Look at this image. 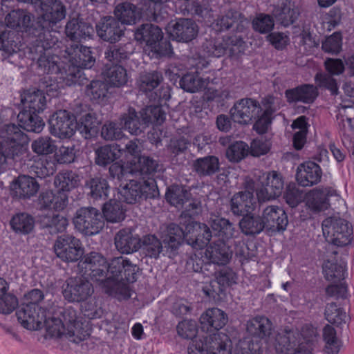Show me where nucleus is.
<instances>
[{
    "instance_id": "nucleus-9",
    "label": "nucleus",
    "mask_w": 354,
    "mask_h": 354,
    "mask_svg": "<svg viewBox=\"0 0 354 354\" xmlns=\"http://www.w3.org/2000/svg\"><path fill=\"white\" fill-rule=\"evenodd\" d=\"M73 223L75 228L86 236L98 234L104 225L101 212L92 207H81L77 209L73 218Z\"/></svg>"
},
{
    "instance_id": "nucleus-53",
    "label": "nucleus",
    "mask_w": 354,
    "mask_h": 354,
    "mask_svg": "<svg viewBox=\"0 0 354 354\" xmlns=\"http://www.w3.org/2000/svg\"><path fill=\"white\" fill-rule=\"evenodd\" d=\"M103 216L111 223H118L124 220L125 217L124 210L120 201L110 200L104 205Z\"/></svg>"
},
{
    "instance_id": "nucleus-1",
    "label": "nucleus",
    "mask_w": 354,
    "mask_h": 354,
    "mask_svg": "<svg viewBox=\"0 0 354 354\" xmlns=\"http://www.w3.org/2000/svg\"><path fill=\"white\" fill-rule=\"evenodd\" d=\"M317 337V329L305 324L301 332L289 331L279 333L275 338L274 347L264 353L258 342H249L242 348L243 354H312Z\"/></svg>"
},
{
    "instance_id": "nucleus-2",
    "label": "nucleus",
    "mask_w": 354,
    "mask_h": 354,
    "mask_svg": "<svg viewBox=\"0 0 354 354\" xmlns=\"http://www.w3.org/2000/svg\"><path fill=\"white\" fill-rule=\"evenodd\" d=\"M199 233H196L192 222L178 225L170 223L162 233V239L168 250L177 251L184 240L194 248H203L210 241L212 232L206 224H199Z\"/></svg>"
},
{
    "instance_id": "nucleus-41",
    "label": "nucleus",
    "mask_w": 354,
    "mask_h": 354,
    "mask_svg": "<svg viewBox=\"0 0 354 354\" xmlns=\"http://www.w3.org/2000/svg\"><path fill=\"white\" fill-rule=\"evenodd\" d=\"M271 322L264 316L255 317L247 322V331L251 335L264 338L270 334Z\"/></svg>"
},
{
    "instance_id": "nucleus-50",
    "label": "nucleus",
    "mask_w": 354,
    "mask_h": 354,
    "mask_svg": "<svg viewBox=\"0 0 354 354\" xmlns=\"http://www.w3.org/2000/svg\"><path fill=\"white\" fill-rule=\"evenodd\" d=\"M8 287L6 281L0 278V313H11L17 306V298L12 294L6 293Z\"/></svg>"
},
{
    "instance_id": "nucleus-43",
    "label": "nucleus",
    "mask_w": 354,
    "mask_h": 354,
    "mask_svg": "<svg viewBox=\"0 0 354 354\" xmlns=\"http://www.w3.org/2000/svg\"><path fill=\"white\" fill-rule=\"evenodd\" d=\"M103 75L105 79L113 86H124L128 81L127 70L119 64L109 65L106 64Z\"/></svg>"
},
{
    "instance_id": "nucleus-18",
    "label": "nucleus",
    "mask_w": 354,
    "mask_h": 354,
    "mask_svg": "<svg viewBox=\"0 0 354 354\" xmlns=\"http://www.w3.org/2000/svg\"><path fill=\"white\" fill-rule=\"evenodd\" d=\"M248 19L240 12L229 10L224 15L218 16L212 23L213 28L217 32L227 30L235 26L237 32H243L247 29Z\"/></svg>"
},
{
    "instance_id": "nucleus-61",
    "label": "nucleus",
    "mask_w": 354,
    "mask_h": 354,
    "mask_svg": "<svg viewBox=\"0 0 354 354\" xmlns=\"http://www.w3.org/2000/svg\"><path fill=\"white\" fill-rule=\"evenodd\" d=\"M252 26L254 31L261 34L268 33L274 28V19L268 14H257L252 21Z\"/></svg>"
},
{
    "instance_id": "nucleus-55",
    "label": "nucleus",
    "mask_w": 354,
    "mask_h": 354,
    "mask_svg": "<svg viewBox=\"0 0 354 354\" xmlns=\"http://www.w3.org/2000/svg\"><path fill=\"white\" fill-rule=\"evenodd\" d=\"M208 84L207 80L199 78L198 75L187 73L180 80V87L185 91L195 93L204 89Z\"/></svg>"
},
{
    "instance_id": "nucleus-7",
    "label": "nucleus",
    "mask_w": 354,
    "mask_h": 354,
    "mask_svg": "<svg viewBox=\"0 0 354 354\" xmlns=\"http://www.w3.org/2000/svg\"><path fill=\"white\" fill-rule=\"evenodd\" d=\"M120 200L129 204H134L142 198H153L158 194L154 178L137 181L129 180L124 186L118 189Z\"/></svg>"
},
{
    "instance_id": "nucleus-40",
    "label": "nucleus",
    "mask_w": 354,
    "mask_h": 354,
    "mask_svg": "<svg viewBox=\"0 0 354 354\" xmlns=\"http://www.w3.org/2000/svg\"><path fill=\"white\" fill-rule=\"evenodd\" d=\"M39 188L37 180L28 176H19L14 185L16 194L20 198H29L35 196Z\"/></svg>"
},
{
    "instance_id": "nucleus-64",
    "label": "nucleus",
    "mask_w": 354,
    "mask_h": 354,
    "mask_svg": "<svg viewBox=\"0 0 354 354\" xmlns=\"http://www.w3.org/2000/svg\"><path fill=\"white\" fill-rule=\"evenodd\" d=\"M44 226L48 228L50 234L64 232L68 225L67 218L59 214H53L51 217L45 218L43 221Z\"/></svg>"
},
{
    "instance_id": "nucleus-13",
    "label": "nucleus",
    "mask_w": 354,
    "mask_h": 354,
    "mask_svg": "<svg viewBox=\"0 0 354 354\" xmlns=\"http://www.w3.org/2000/svg\"><path fill=\"white\" fill-rule=\"evenodd\" d=\"M42 11L41 21L37 25L38 34L44 30L52 32L53 27L66 17V8L59 0H42L41 1Z\"/></svg>"
},
{
    "instance_id": "nucleus-47",
    "label": "nucleus",
    "mask_w": 354,
    "mask_h": 354,
    "mask_svg": "<svg viewBox=\"0 0 354 354\" xmlns=\"http://www.w3.org/2000/svg\"><path fill=\"white\" fill-rule=\"evenodd\" d=\"M162 80V75L159 72L143 73L140 75L137 84L140 91L147 95L156 89Z\"/></svg>"
},
{
    "instance_id": "nucleus-39",
    "label": "nucleus",
    "mask_w": 354,
    "mask_h": 354,
    "mask_svg": "<svg viewBox=\"0 0 354 354\" xmlns=\"http://www.w3.org/2000/svg\"><path fill=\"white\" fill-rule=\"evenodd\" d=\"M211 227L215 236L219 237L220 241H228L238 234L234 225L224 218L216 217L213 219L211 222Z\"/></svg>"
},
{
    "instance_id": "nucleus-44",
    "label": "nucleus",
    "mask_w": 354,
    "mask_h": 354,
    "mask_svg": "<svg viewBox=\"0 0 354 354\" xmlns=\"http://www.w3.org/2000/svg\"><path fill=\"white\" fill-rule=\"evenodd\" d=\"M21 101L26 107L28 108V111L42 112L46 106V98L43 91L40 90L28 91L25 93Z\"/></svg>"
},
{
    "instance_id": "nucleus-17",
    "label": "nucleus",
    "mask_w": 354,
    "mask_h": 354,
    "mask_svg": "<svg viewBox=\"0 0 354 354\" xmlns=\"http://www.w3.org/2000/svg\"><path fill=\"white\" fill-rule=\"evenodd\" d=\"M171 37L178 41L189 42L198 33V26L191 19L180 18L167 27Z\"/></svg>"
},
{
    "instance_id": "nucleus-6",
    "label": "nucleus",
    "mask_w": 354,
    "mask_h": 354,
    "mask_svg": "<svg viewBox=\"0 0 354 354\" xmlns=\"http://www.w3.org/2000/svg\"><path fill=\"white\" fill-rule=\"evenodd\" d=\"M124 257L113 258L107 263L106 277H104V289L109 294L120 298L127 299L131 297L129 286L122 281V268Z\"/></svg>"
},
{
    "instance_id": "nucleus-14",
    "label": "nucleus",
    "mask_w": 354,
    "mask_h": 354,
    "mask_svg": "<svg viewBox=\"0 0 354 354\" xmlns=\"http://www.w3.org/2000/svg\"><path fill=\"white\" fill-rule=\"evenodd\" d=\"M283 189L282 176L275 171L263 174L256 194L259 202L273 200L279 196Z\"/></svg>"
},
{
    "instance_id": "nucleus-60",
    "label": "nucleus",
    "mask_w": 354,
    "mask_h": 354,
    "mask_svg": "<svg viewBox=\"0 0 354 354\" xmlns=\"http://www.w3.org/2000/svg\"><path fill=\"white\" fill-rule=\"evenodd\" d=\"M323 338L326 343V351L328 354H337L341 346L333 327L326 325L323 329Z\"/></svg>"
},
{
    "instance_id": "nucleus-8",
    "label": "nucleus",
    "mask_w": 354,
    "mask_h": 354,
    "mask_svg": "<svg viewBox=\"0 0 354 354\" xmlns=\"http://www.w3.org/2000/svg\"><path fill=\"white\" fill-rule=\"evenodd\" d=\"M106 268V258L96 252L86 254L78 263L80 274L85 279L96 282L103 289Z\"/></svg>"
},
{
    "instance_id": "nucleus-3",
    "label": "nucleus",
    "mask_w": 354,
    "mask_h": 354,
    "mask_svg": "<svg viewBox=\"0 0 354 354\" xmlns=\"http://www.w3.org/2000/svg\"><path fill=\"white\" fill-rule=\"evenodd\" d=\"M61 56L68 62L67 68H64L65 76L63 77L65 84H84L87 78L83 69L91 68L95 62L90 48L73 43L62 51Z\"/></svg>"
},
{
    "instance_id": "nucleus-16",
    "label": "nucleus",
    "mask_w": 354,
    "mask_h": 354,
    "mask_svg": "<svg viewBox=\"0 0 354 354\" xmlns=\"http://www.w3.org/2000/svg\"><path fill=\"white\" fill-rule=\"evenodd\" d=\"M262 112L258 101L252 98H243L234 104L230 110L232 120L240 124H248L257 119Z\"/></svg>"
},
{
    "instance_id": "nucleus-4",
    "label": "nucleus",
    "mask_w": 354,
    "mask_h": 354,
    "mask_svg": "<svg viewBox=\"0 0 354 354\" xmlns=\"http://www.w3.org/2000/svg\"><path fill=\"white\" fill-rule=\"evenodd\" d=\"M57 43L58 38L51 31L44 30L30 41L29 53L30 59H37L38 66L44 73H61L63 79L64 75L59 65L60 57L53 53V48Z\"/></svg>"
},
{
    "instance_id": "nucleus-38",
    "label": "nucleus",
    "mask_w": 354,
    "mask_h": 354,
    "mask_svg": "<svg viewBox=\"0 0 354 354\" xmlns=\"http://www.w3.org/2000/svg\"><path fill=\"white\" fill-rule=\"evenodd\" d=\"M124 150L118 144L100 147L95 151V162L99 166L105 167L120 158Z\"/></svg>"
},
{
    "instance_id": "nucleus-27",
    "label": "nucleus",
    "mask_w": 354,
    "mask_h": 354,
    "mask_svg": "<svg viewBox=\"0 0 354 354\" xmlns=\"http://www.w3.org/2000/svg\"><path fill=\"white\" fill-rule=\"evenodd\" d=\"M201 339L208 354H231L232 342L225 333H216Z\"/></svg>"
},
{
    "instance_id": "nucleus-30",
    "label": "nucleus",
    "mask_w": 354,
    "mask_h": 354,
    "mask_svg": "<svg viewBox=\"0 0 354 354\" xmlns=\"http://www.w3.org/2000/svg\"><path fill=\"white\" fill-rule=\"evenodd\" d=\"M65 33L71 41L78 43L82 39L90 38L93 35V28L82 19L73 18L66 23Z\"/></svg>"
},
{
    "instance_id": "nucleus-36",
    "label": "nucleus",
    "mask_w": 354,
    "mask_h": 354,
    "mask_svg": "<svg viewBox=\"0 0 354 354\" xmlns=\"http://www.w3.org/2000/svg\"><path fill=\"white\" fill-rule=\"evenodd\" d=\"M115 17L121 24H133L137 19L147 17V13L140 9V5L136 7L135 5L124 2L118 4L114 10Z\"/></svg>"
},
{
    "instance_id": "nucleus-59",
    "label": "nucleus",
    "mask_w": 354,
    "mask_h": 354,
    "mask_svg": "<svg viewBox=\"0 0 354 354\" xmlns=\"http://www.w3.org/2000/svg\"><path fill=\"white\" fill-rule=\"evenodd\" d=\"M323 273L327 281H338L344 279L345 266L328 260L323 266Z\"/></svg>"
},
{
    "instance_id": "nucleus-42",
    "label": "nucleus",
    "mask_w": 354,
    "mask_h": 354,
    "mask_svg": "<svg viewBox=\"0 0 354 354\" xmlns=\"http://www.w3.org/2000/svg\"><path fill=\"white\" fill-rule=\"evenodd\" d=\"M219 166V160L214 156H207L197 158L193 164L194 171L200 176L213 175L218 171Z\"/></svg>"
},
{
    "instance_id": "nucleus-32",
    "label": "nucleus",
    "mask_w": 354,
    "mask_h": 354,
    "mask_svg": "<svg viewBox=\"0 0 354 354\" xmlns=\"http://www.w3.org/2000/svg\"><path fill=\"white\" fill-rule=\"evenodd\" d=\"M200 322L203 330L207 331L212 329L218 330L222 328L227 322L226 313L218 308H209L204 312Z\"/></svg>"
},
{
    "instance_id": "nucleus-58",
    "label": "nucleus",
    "mask_w": 354,
    "mask_h": 354,
    "mask_svg": "<svg viewBox=\"0 0 354 354\" xmlns=\"http://www.w3.org/2000/svg\"><path fill=\"white\" fill-rule=\"evenodd\" d=\"M55 141L49 136H40L31 143V149L39 156L49 155L56 150Z\"/></svg>"
},
{
    "instance_id": "nucleus-11",
    "label": "nucleus",
    "mask_w": 354,
    "mask_h": 354,
    "mask_svg": "<svg viewBox=\"0 0 354 354\" xmlns=\"http://www.w3.org/2000/svg\"><path fill=\"white\" fill-rule=\"evenodd\" d=\"M50 133L61 140L71 138L76 132L77 122L73 114L66 110H58L49 120Z\"/></svg>"
},
{
    "instance_id": "nucleus-23",
    "label": "nucleus",
    "mask_w": 354,
    "mask_h": 354,
    "mask_svg": "<svg viewBox=\"0 0 354 354\" xmlns=\"http://www.w3.org/2000/svg\"><path fill=\"white\" fill-rule=\"evenodd\" d=\"M265 227L272 231H283L288 223L284 209L279 206L270 205L264 209L262 216Z\"/></svg>"
},
{
    "instance_id": "nucleus-52",
    "label": "nucleus",
    "mask_w": 354,
    "mask_h": 354,
    "mask_svg": "<svg viewBox=\"0 0 354 354\" xmlns=\"http://www.w3.org/2000/svg\"><path fill=\"white\" fill-rule=\"evenodd\" d=\"M13 231L21 234H28L32 232L35 226L34 218L26 213L17 214L10 221Z\"/></svg>"
},
{
    "instance_id": "nucleus-34",
    "label": "nucleus",
    "mask_w": 354,
    "mask_h": 354,
    "mask_svg": "<svg viewBox=\"0 0 354 354\" xmlns=\"http://www.w3.org/2000/svg\"><path fill=\"white\" fill-rule=\"evenodd\" d=\"M232 253L225 242L218 241L207 247L205 256L214 264L225 265L230 261Z\"/></svg>"
},
{
    "instance_id": "nucleus-22",
    "label": "nucleus",
    "mask_w": 354,
    "mask_h": 354,
    "mask_svg": "<svg viewBox=\"0 0 354 354\" xmlns=\"http://www.w3.org/2000/svg\"><path fill=\"white\" fill-rule=\"evenodd\" d=\"M273 17L285 27L293 24L300 15L299 8L290 0H281L273 6Z\"/></svg>"
},
{
    "instance_id": "nucleus-62",
    "label": "nucleus",
    "mask_w": 354,
    "mask_h": 354,
    "mask_svg": "<svg viewBox=\"0 0 354 354\" xmlns=\"http://www.w3.org/2000/svg\"><path fill=\"white\" fill-rule=\"evenodd\" d=\"M225 52L230 56H237L244 53L245 43L241 36L231 35L223 37Z\"/></svg>"
},
{
    "instance_id": "nucleus-35",
    "label": "nucleus",
    "mask_w": 354,
    "mask_h": 354,
    "mask_svg": "<svg viewBox=\"0 0 354 354\" xmlns=\"http://www.w3.org/2000/svg\"><path fill=\"white\" fill-rule=\"evenodd\" d=\"M162 30L157 26L151 24L142 25L135 32V39L140 43L155 48L159 41L162 39Z\"/></svg>"
},
{
    "instance_id": "nucleus-5",
    "label": "nucleus",
    "mask_w": 354,
    "mask_h": 354,
    "mask_svg": "<svg viewBox=\"0 0 354 354\" xmlns=\"http://www.w3.org/2000/svg\"><path fill=\"white\" fill-rule=\"evenodd\" d=\"M62 314L64 321L60 319L53 320V324L48 326V333L52 337L66 338L75 344L85 340L89 334L84 324L77 320L75 310L68 308L64 309Z\"/></svg>"
},
{
    "instance_id": "nucleus-51",
    "label": "nucleus",
    "mask_w": 354,
    "mask_h": 354,
    "mask_svg": "<svg viewBox=\"0 0 354 354\" xmlns=\"http://www.w3.org/2000/svg\"><path fill=\"white\" fill-rule=\"evenodd\" d=\"M20 39L14 30H0V50L11 54L19 50Z\"/></svg>"
},
{
    "instance_id": "nucleus-63",
    "label": "nucleus",
    "mask_w": 354,
    "mask_h": 354,
    "mask_svg": "<svg viewBox=\"0 0 354 354\" xmlns=\"http://www.w3.org/2000/svg\"><path fill=\"white\" fill-rule=\"evenodd\" d=\"M248 153V145L243 141L232 143L226 150V157L231 162H238Z\"/></svg>"
},
{
    "instance_id": "nucleus-20",
    "label": "nucleus",
    "mask_w": 354,
    "mask_h": 354,
    "mask_svg": "<svg viewBox=\"0 0 354 354\" xmlns=\"http://www.w3.org/2000/svg\"><path fill=\"white\" fill-rule=\"evenodd\" d=\"M318 96V88L313 84H302L285 91V97L290 104L301 102L311 104L315 102Z\"/></svg>"
},
{
    "instance_id": "nucleus-48",
    "label": "nucleus",
    "mask_w": 354,
    "mask_h": 354,
    "mask_svg": "<svg viewBox=\"0 0 354 354\" xmlns=\"http://www.w3.org/2000/svg\"><path fill=\"white\" fill-rule=\"evenodd\" d=\"M189 196H191V193L184 187L179 185H172L168 187L165 194L168 203L178 209L184 207Z\"/></svg>"
},
{
    "instance_id": "nucleus-26",
    "label": "nucleus",
    "mask_w": 354,
    "mask_h": 354,
    "mask_svg": "<svg viewBox=\"0 0 354 354\" xmlns=\"http://www.w3.org/2000/svg\"><path fill=\"white\" fill-rule=\"evenodd\" d=\"M166 227L162 230L161 234L165 230ZM161 239H162L161 238ZM146 257L153 259H158L161 252L163 255H167L171 257L174 255L176 251H170L167 249L162 240L157 238L155 235L149 234L142 237L140 243V248Z\"/></svg>"
},
{
    "instance_id": "nucleus-31",
    "label": "nucleus",
    "mask_w": 354,
    "mask_h": 354,
    "mask_svg": "<svg viewBox=\"0 0 354 354\" xmlns=\"http://www.w3.org/2000/svg\"><path fill=\"white\" fill-rule=\"evenodd\" d=\"M131 165L133 175L142 177V180L153 178L154 174L162 169L156 160L145 156L139 157L136 161L133 160Z\"/></svg>"
},
{
    "instance_id": "nucleus-56",
    "label": "nucleus",
    "mask_w": 354,
    "mask_h": 354,
    "mask_svg": "<svg viewBox=\"0 0 354 354\" xmlns=\"http://www.w3.org/2000/svg\"><path fill=\"white\" fill-rule=\"evenodd\" d=\"M140 115L147 126L149 124H161L166 118L165 111L159 106H150L142 109Z\"/></svg>"
},
{
    "instance_id": "nucleus-45",
    "label": "nucleus",
    "mask_w": 354,
    "mask_h": 354,
    "mask_svg": "<svg viewBox=\"0 0 354 354\" xmlns=\"http://www.w3.org/2000/svg\"><path fill=\"white\" fill-rule=\"evenodd\" d=\"M121 122L124 129L134 135L140 133L142 129L147 126L143 123L141 115H138L133 108H129L128 112L122 115Z\"/></svg>"
},
{
    "instance_id": "nucleus-33",
    "label": "nucleus",
    "mask_w": 354,
    "mask_h": 354,
    "mask_svg": "<svg viewBox=\"0 0 354 354\" xmlns=\"http://www.w3.org/2000/svg\"><path fill=\"white\" fill-rule=\"evenodd\" d=\"M141 239L129 229L120 230L115 237V244L118 251L130 254L140 248Z\"/></svg>"
},
{
    "instance_id": "nucleus-57",
    "label": "nucleus",
    "mask_w": 354,
    "mask_h": 354,
    "mask_svg": "<svg viewBox=\"0 0 354 354\" xmlns=\"http://www.w3.org/2000/svg\"><path fill=\"white\" fill-rule=\"evenodd\" d=\"M88 185L91 189V197L94 199L106 200L110 191V186L107 180L102 178L95 177L91 178Z\"/></svg>"
},
{
    "instance_id": "nucleus-29",
    "label": "nucleus",
    "mask_w": 354,
    "mask_h": 354,
    "mask_svg": "<svg viewBox=\"0 0 354 354\" xmlns=\"http://www.w3.org/2000/svg\"><path fill=\"white\" fill-rule=\"evenodd\" d=\"M256 199L249 191L240 192L231 198V210L234 215L245 216L251 213L256 207Z\"/></svg>"
},
{
    "instance_id": "nucleus-21",
    "label": "nucleus",
    "mask_w": 354,
    "mask_h": 354,
    "mask_svg": "<svg viewBox=\"0 0 354 354\" xmlns=\"http://www.w3.org/2000/svg\"><path fill=\"white\" fill-rule=\"evenodd\" d=\"M95 28L99 37L110 43L119 41L123 35V29L120 21L113 17H102L96 24Z\"/></svg>"
},
{
    "instance_id": "nucleus-28",
    "label": "nucleus",
    "mask_w": 354,
    "mask_h": 354,
    "mask_svg": "<svg viewBox=\"0 0 354 354\" xmlns=\"http://www.w3.org/2000/svg\"><path fill=\"white\" fill-rule=\"evenodd\" d=\"M335 190L331 187L315 189L309 192L306 196V205L313 212H319L328 209V196H333Z\"/></svg>"
},
{
    "instance_id": "nucleus-15",
    "label": "nucleus",
    "mask_w": 354,
    "mask_h": 354,
    "mask_svg": "<svg viewBox=\"0 0 354 354\" xmlns=\"http://www.w3.org/2000/svg\"><path fill=\"white\" fill-rule=\"evenodd\" d=\"M16 315L21 325L30 330L41 328L46 322V310L44 308H36L32 305L22 304Z\"/></svg>"
},
{
    "instance_id": "nucleus-24",
    "label": "nucleus",
    "mask_w": 354,
    "mask_h": 354,
    "mask_svg": "<svg viewBox=\"0 0 354 354\" xmlns=\"http://www.w3.org/2000/svg\"><path fill=\"white\" fill-rule=\"evenodd\" d=\"M322 171L319 165L308 161L301 164L297 170L296 179L303 187L313 186L320 182Z\"/></svg>"
},
{
    "instance_id": "nucleus-19",
    "label": "nucleus",
    "mask_w": 354,
    "mask_h": 354,
    "mask_svg": "<svg viewBox=\"0 0 354 354\" xmlns=\"http://www.w3.org/2000/svg\"><path fill=\"white\" fill-rule=\"evenodd\" d=\"M5 22L12 29L19 28L21 31L28 33L31 35L30 41L37 37V27H33L31 15L24 10H12L6 15Z\"/></svg>"
},
{
    "instance_id": "nucleus-25",
    "label": "nucleus",
    "mask_w": 354,
    "mask_h": 354,
    "mask_svg": "<svg viewBox=\"0 0 354 354\" xmlns=\"http://www.w3.org/2000/svg\"><path fill=\"white\" fill-rule=\"evenodd\" d=\"M322 227L324 235L333 236L334 241L347 238L352 232L348 222L340 218L328 217L323 221Z\"/></svg>"
},
{
    "instance_id": "nucleus-37",
    "label": "nucleus",
    "mask_w": 354,
    "mask_h": 354,
    "mask_svg": "<svg viewBox=\"0 0 354 354\" xmlns=\"http://www.w3.org/2000/svg\"><path fill=\"white\" fill-rule=\"evenodd\" d=\"M37 113V112L28 111L26 109L20 111L17 115L19 122V126L17 127L19 129L21 130V127L27 131L41 132L45 126V123Z\"/></svg>"
},
{
    "instance_id": "nucleus-12",
    "label": "nucleus",
    "mask_w": 354,
    "mask_h": 354,
    "mask_svg": "<svg viewBox=\"0 0 354 354\" xmlns=\"http://www.w3.org/2000/svg\"><path fill=\"white\" fill-rule=\"evenodd\" d=\"M93 292V285L82 276L67 279L62 290L64 299L73 303L85 301L92 296Z\"/></svg>"
},
{
    "instance_id": "nucleus-46",
    "label": "nucleus",
    "mask_w": 354,
    "mask_h": 354,
    "mask_svg": "<svg viewBox=\"0 0 354 354\" xmlns=\"http://www.w3.org/2000/svg\"><path fill=\"white\" fill-rule=\"evenodd\" d=\"M100 121L93 112H88L80 118L78 130L86 138L95 136L99 130Z\"/></svg>"
},
{
    "instance_id": "nucleus-54",
    "label": "nucleus",
    "mask_w": 354,
    "mask_h": 354,
    "mask_svg": "<svg viewBox=\"0 0 354 354\" xmlns=\"http://www.w3.org/2000/svg\"><path fill=\"white\" fill-rule=\"evenodd\" d=\"M239 225L243 232L247 235L259 234L265 227L262 217L251 216L249 214L243 216Z\"/></svg>"
},
{
    "instance_id": "nucleus-10",
    "label": "nucleus",
    "mask_w": 354,
    "mask_h": 354,
    "mask_svg": "<svg viewBox=\"0 0 354 354\" xmlns=\"http://www.w3.org/2000/svg\"><path fill=\"white\" fill-rule=\"evenodd\" d=\"M81 241L72 234L59 236L54 244L56 256L65 262H76L84 254Z\"/></svg>"
},
{
    "instance_id": "nucleus-49",
    "label": "nucleus",
    "mask_w": 354,
    "mask_h": 354,
    "mask_svg": "<svg viewBox=\"0 0 354 354\" xmlns=\"http://www.w3.org/2000/svg\"><path fill=\"white\" fill-rule=\"evenodd\" d=\"M80 183L79 176L72 171H66L59 173L55 178V187L62 192H68L76 187Z\"/></svg>"
}]
</instances>
